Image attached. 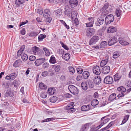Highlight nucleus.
Segmentation results:
<instances>
[{
    "instance_id": "obj_22",
    "label": "nucleus",
    "mask_w": 131,
    "mask_h": 131,
    "mask_svg": "<svg viewBox=\"0 0 131 131\" xmlns=\"http://www.w3.org/2000/svg\"><path fill=\"white\" fill-rule=\"evenodd\" d=\"M40 51V48L36 46H34L32 47L31 51L33 53L35 54L38 53Z\"/></svg>"
},
{
    "instance_id": "obj_7",
    "label": "nucleus",
    "mask_w": 131,
    "mask_h": 131,
    "mask_svg": "<svg viewBox=\"0 0 131 131\" xmlns=\"http://www.w3.org/2000/svg\"><path fill=\"white\" fill-rule=\"evenodd\" d=\"M110 71V67L108 66H106L103 67L101 70V72L105 74H108Z\"/></svg>"
},
{
    "instance_id": "obj_23",
    "label": "nucleus",
    "mask_w": 131,
    "mask_h": 131,
    "mask_svg": "<svg viewBox=\"0 0 131 131\" xmlns=\"http://www.w3.org/2000/svg\"><path fill=\"white\" fill-rule=\"evenodd\" d=\"M25 2V0H16L15 4L18 7L20 5L23 4Z\"/></svg>"
},
{
    "instance_id": "obj_47",
    "label": "nucleus",
    "mask_w": 131,
    "mask_h": 131,
    "mask_svg": "<svg viewBox=\"0 0 131 131\" xmlns=\"http://www.w3.org/2000/svg\"><path fill=\"white\" fill-rule=\"evenodd\" d=\"M114 95L115 93H113L110 96L108 99V100L109 101H112L114 99H115V96H114Z\"/></svg>"
},
{
    "instance_id": "obj_13",
    "label": "nucleus",
    "mask_w": 131,
    "mask_h": 131,
    "mask_svg": "<svg viewBox=\"0 0 131 131\" xmlns=\"http://www.w3.org/2000/svg\"><path fill=\"white\" fill-rule=\"evenodd\" d=\"M118 41L119 43L122 45L126 46L129 44V43L125 41L124 38L121 37L119 38Z\"/></svg>"
},
{
    "instance_id": "obj_40",
    "label": "nucleus",
    "mask_w": 131,
    "mask_h": 131,
    "mask_svg": "<svg viewBox=\"0 0 131 131\" xmlns=\"http://www.w3.org/2000/svg\"><path fill=\"white\" fill-rule=\"evenodd\" d=\"M13 84L14 85V87L15 88L17 87L20 85V82L19 80H14L13 82Z\"/></svg>"
},
{
    "instance_id": "obj_60",
    "label": "nucleus",
    "mask_w": 131,
    "mask_h": 131,
    "mask_svg": "<svg viewBox=\"0 0 131 131\" xmlns=\"http://www.w3.org/2000/svg\"><path fill=\"white\" fill-rule=\"evenodd\" d=\"M98 23H100V24H102L104 22V19L102 18H100L97 19Z\"/></svg>"
},
{
    "instance_id": "obj_31",
    "label": "nucleus",
    "mask_w": 131,
    "mask_h": 131,
    "mask_svg": "<svg viewBox=\"0 0 131 131\" xmlns=\"http://www.w3.org/2000/svg\"><path fill=\"white\" fill-rule=\"evenodd\" d=\"M115 13L117 17H119L122 14V11L119 8L116 9Z\"/></svg>"
},
{
    "instance_id": "obj_3",
    "label": "nucleus",
    "mask_w": 131,
    "mask_h": 131,
    "mask_svg": "<svg viewBox=\"0 0 131 131\" xmlns=\"http://www.w3.org/2000/svg\"><path fill=\"white\" fill-rule=\"evenodd\" d=\"M68 88L70 92L74 95L77 94L78 92V89L73 85H69Z\"/></svg>"
},
{
    "instance_id": "obj_35",
    "label": "nucleus",
    "mask_w": 131,
    "mask_h": 131,
    "mask_svg": "<svg viewBox=\"0 0 131 131\" xmlns=\"http://www.w3.org/2000/svg\"><path fill=\"white\" fill-rule=\"evenodd\" d=\"M53 67L54 68V71L57 72H58L59 71L61 68L60 66L59 65H54Z\"/></svg>"
},
{
    "instance_id": "obj_27",
    "label": "nucleus",
    "mask_w": 131,
    "mask_h": 131,
    "mask_svg": "<svg viewBox=\"0 0 131 131\" xmlns=\"http://www.w3.org/2000/svg\"><path fill=\"white\" fill-rule=\"evenodd\" d=\"M81 109L82 111H88L90 109V106L89 105H83L81 107Z\"/></svg>"
},
{
    "instance_id": "obj_11",
    "label": "nucleus",
    "mask_w": 131,
    "mask_h": 131,
    "mask_svg": "<svg viewBox=\"0 0 131 131\" xmlns=\"http://www.w3.org/2000/svg\"><path fill=\"white\" fill-rule=\"evenodd\" d=\"M25 48V45H23L21 46L20 49L17 51V56L18 57H20L21 56Z\"/></svg>"
},
{
    "instance_id": "obj_16",
    "label": "nucleus",
    "mask_w": 131,
    "mask_h": 131,
    "mask_svg": "<svg viewBox=\"0 0 131 131\" xmlns=\"http://www.w3.org/2000/svg\"><path fill=\"white\" fill-rule=\"evenodd\" d=\"M102 79L100 76H97L94 79V82L96 85H99L101 83Z\"/></svg>"
},
{
    "instance_id": "obj_12",
    "label": "nucleus",
    "mask_w": 131,
    "mask_h": 131,
    "mask_svg": "<svg viewBox=\"0 0 131 131\" xmlns=\"http://www.w3.org/2000/svg\"><path fill=\"white\" fill-rule=\"evenodd\" d=\"M14 93L12 91L11 89L7 90L5 94V96L6 97H12L14 96Z\"/></svg>"
},
{
    "instance_id": "obj_4",
    "label": "nucleus",
    "mask_w": 131,
    "mask_h": 131,
    "mask_svg": "<svg viewBox=\"0 0 131 131\" xmlns=\"http://www.w3.org/2000/svg\"><path fill=\"white\" fill-rule=\"evenodd\" d=\"M99 37L97 36H93L89 41V45H91L95 44L99 39Z\"/></svg>"
},
{
    "instance_id": "obj_45",
    "label": "nucleus",
    "mask_w": 131,
    "mask_h": 131,
    "mask_svg": "<svg viewBox=\"0 0 131 131\" xmlns=\"http://www.w3.org/2000/svg\"><path fill=\"white\" fill-rule=\"evenodd\" d=\"M11 80H13L16 77L17 74L16 73H13L9 74Z\"/></svg>"
},
{
    "instance_id": "obj_20",
    "label": "nucleus",
    "mask_w": 131,
    "mask_h": 131,
    "mask_svg": "<svg viewBox=\"0 0 131 131\" xmlns=\"http://www.w3.org/2000/svg\"><path fill=\"white\" fill-rule=\"evenodd\" d=\"M89 123H86L83 125L81 129V131H86L89 129Z\"/></svg>"
},
{
    "instance_id": "obj_51",
    "label": "nucleus",
    "mask_w": 131,
    "mask_h": 131,
    "mask_svg": "<svg viewBox=\"0 0 131 131\" xmlns=\"http://www.w3.org/2000/svg\"><path fill=\"white\" fill-rule=\"evenodd\" d=\"M60 43L62 47L65 49L68 50L69 49V48L68 47L63 43L62 42H60Z\"/></svg>"
},
{
    "instance_id": "obj_19",
    "label": "nucleus",
    "mask_w": 131,
    "mask_h": 131,
    "mask_svg": "<svg viewBox=\"0 0 131 131\" xmlns=\"http://www.w3.org/2000/svg\"><path fill=\"white\" fill-rule=\"evenodd\" d=\"M69 3L71 6L75 7L78 5V1L77 0H70Z\"/></svg>"
},
{
    "instance_id": "obj_14",
    "label": "nucleus",
    "mask_w": 131,
    "mask_h": 131,
    "mask_svg": "<svg viewBox=\"0 0 131 131\" xmlns=\"http://www.w3.org/2000/svg\"><path fill=\"white\" fill-rule=\"evenodd\" d=\"M51 14L50 10L49 9H45L43 14V16L45 17H47L50 16Z\"/></svg>"
},
{
    "instance_id": "obj_36",
    "label": "nucleus",
    "mask_w": 131,
    "mask_h": 131,
    "mask_svg": "<svg viewBox=\"0 0 131 131\" xmlns=\"http://www.w3.org/2000/svg\"><path fill=\"white\" fill-rule=\"evenodd\" d=\"M49 62L50 63L52 64H54L56 63V58L53 56H52L50 57Z\"/></svg>"
},
{
    "instance_id": "obj_57",
    "label": "nucleus",
    "mask_w": 131,
    "mask_h": 131,
    "mask_svg": "<svg viewBox=\"0 0 131 131\" xmlns=\"http://www.w3.org/2000/svg\"><path fill=\"white\" fill-rule=\"evenodd\" d=\"M49 67V64L48 63H45L43 65V68L44 69H47Z\"/></svg>"
},
{
    "instance_id": "obj_24",
    "label": "nucleus",
    "mask_w": 131,
    "mask_h": 131,
    "mask_svg": "<svg viewBox=\"0 0 131 131\" xmlns=\"http://www.w3.org/2000/svg\"><path fill=\"white\" fill-rule=\"evenodd\" d=\"M115 43V36L111 37L108 41V44L110 46H111Z\"/></svg>"
},
{
    "instance_id": "obj_38",
    "label": "nucleus",
    "mask_w": 131,
    "mask_h": 131,
    "mask_svg": "<svg viewBox=\"0 0 131 131\" xmlns=\"http://www.w3.org/2000/svg\"><path fill=\"white\" fill-rule=\"evenodd\" d=\"M46 37V35L45 34H40L39 35L38 37V40L39 41H41L45 38Z\"/></svg>"
},
{
    "instance_id": "obj_26",
    "label": "nucleus",
    "mask_w": 131,
    "mask_h": 131,
    "mask_svg": "<svg viewBox=\"0 0 131 131\" xmlns=\"http://www.w3.org/2000/svg\"><path fill=\"white\" fill-rule=\"evenodd\" d=\"M70 55L69 53H66L64 55H62V57L66 61H68L70 58Z\"/></svg>"
},
{
    "instance_id": "obj_34",
    "label": "nucleus",
    "mask_w": 131,
    "mask_h": 131,
    "mask_svg": "<svg viewBox=\"0 0 131 131\" xmlns=\"http://www.w3.org/2000/svg\"><path fill=\"white\" fill-rule=\"evenodd\" d=\"M107 31L108 33L114 32H115V27L113 26H110L108 28Z\"/></svg>"
},
{
    "instance_id": "obj_15",
    "label": "nucleus",
    "mask_w": 131,
    "mask_h": 131,
    "mask_svg": "<svg viewBox=\"0 0 131 131\" xmlns=\"http://www.w3.org/2000/svg\"><path fill=\"white\" fill-rule=\"evenodd\" d=\"M108 61V57H107L105 59H103L101 61L100 64V65L101 67H104L107 63Z\"/></svg>"
},
{
    "instance_id": "obj_1",
    "label": "nucleus",
    "mask_w": 131,
    "mask_h": 131,
    "mask_svg": "<svg viewBox=\"0 0 131 131\" xmlns=\"http://www.w3.org/2000/svg\"><path fill=\"white\" fill-rule=\"evenodd\" d=\"M74 103L73 102L69 103L67 106L64 107V110L67 111L68 113H71L75 111V109L73 108Z\"/></svg>"
},
{
    "instance_id": "obj_64",
    "label": "nucleus",
    "mask_w": 131,
    "mask_h": 131,
    "mask_svg": "<svg viewBox=\"0 0 131 131\" xmlns=\"http://www.w3.org/2000/svg\"><path fill=\"white\" fill-rule=\"evenodd\" d=\"M83 78L82 76L79 75L77 76L76 79L78 81H80L82 80Z\"/></svg>"
},
{
    "instance_id": "obj_30",
    "label": "nucleus",
    "mask_w": 131,
    "mask_h": 131,
    "mask_svg": "<svg viewBox=\"0 0 131 131\" xmlns=\"http://www.w3.org/2000/svg\"><path fill=\"white\" fill-rule=\"evenodd\" d=\"M54 13L56 16H58L61 15L62 14L61 9H58L54 11Z\"/></svg>"
},
{
    "instance_id": "obj_21",
    "label": "nucleus",
    "mask_w": 131,
    "mask_h": 131,
    "mask_svg": "<svg viewBox=\"0 0 131 131\" xmlns=\"http://www.w3.org/2000/svg\"><path fill=\"white\" fill-rule=\"evenodd\" d=\"M110 120V119L108 118H106L105 117H102L101 120V123L103 125L106 123Z\"/></svg>"
},
{
    "instance_id": "obj_53",
    "label": "nucleus",
    "mask_w": 131,
    "mask_h": 131,
    "mask_svg": "<svg viewBox=\"0 0 131 131\" xmlns=\"http://www.w3.org/2000/svg\"><path fill=\"white\" fill-rule=\"evenodd\" d=\"M77 73L79 74H81L83 71V69L80 67H79L77 69Z\"/></svg>"
},
{
    "instance_id": "obj_58",
    "label": "nucleus",
    "mask_w": 131,
    "mask_h": 131,
    "mask_svg": "<svg viewBox=\"0 0 131 131\" xmlns=\"http://www.w3.org/2000/svg\"><path fill=\"white\" fill-rule=\"evenodd\" d=\"M46 18V22L50 23L51 22L52 20V18L50 17V16L49 17H45Z\"/></svg>"
},
{
    "instance_id": "obj_6",
    "label": "nucleus",
    "mask_w": 131,
    "mask_h": 131,
    "mask_svg": "<svg viewBox=\"0 0 131 131\" xmlns=\"http://www.w3.org/2000/svg\"><path fill=\"white\" fill-rule=\"evenodd\" d=\"M113 82V78L110 76H107L104 79V82L106 84H111Z\"/></svg>"
},
{
    "instance_id": "obj_28",
    "label": "nucleus",
    "mask_w": 131,
    "mask_h": 131,
    "mask_svg": "<svg viewBox=\"0 0 131 131\" xmlns=\"http://www.w3.org/2000/svg\"><path fill=\"white\" fill-rule=\"evenodd\" d=\"M105 19L111 20V21H113L114 19L113 16L112 14L107 15L105 18Z\"/></svg>"
},
{
    "instance_id": "obj_46",
    "label": "nucleus",
    "mask_w": 131,
    "mask_h": 131,
    "mask_svg": "<svg viewBox=\"0 0 131 131\" xmlns=\"http://www.w3.org/2000/svg\"><path fill=\"white\" fill-rule=\"evenodd\" d=\"M43 50L45 53L46 56H49L50 54V53L49 50L45 47L43 48Z\"/></svg>"
},
{
    "instance_id": "obj_17",
    "label": "nucleus",
    "mask_w": 131,
    "mask_h": 131,
    "mask_svg": "<svg viewBox=\"0 0 131 131\" xmlns=\"http://www.w3.org/2000/svg\"><path fill=\"white\" fill-rule=\"evenodd\" d=\"M56 92V90L53 88H50L48 89L47 91V93L50 95H53Z\"/></svg>"
},
{
    "instance_id": "obj_55",
    "label": "nucleus",
    "mask_w": 131,
    "mask_h": 131,
    "mask_svg": "<svg viewBox=\"0 0 131 131\" xmlns=\"http://www.w3.org/2000/svg\"><path fill=\"white\" fill-rule=\"evenodd\" d=\"M48 74V72L47 71H45L41 73V75L43 77L47 76Z\"/></svg>"
},
{
    "instance_id": "obj_49",
    "label": "nucleus",
    "mask_w": 131,
    "mask_h": 131,
    "mask_svg": "<svg viewBox=\"0 0 131 131\" xmlns=\"http://www.w3.org/2000/svg\"><path fill=\"white\" fill-rule=\"evenodd\" d=\"M47 93L42 92L41 93L40 96L41 97L44 99L47 97Z\"/></svg>"
},
{
    "instance_id": "obj_32",
    "label": "nucleus",
    "mask_w": 131,
    "mask_h": 131,
    "mask_svg": "<svg viewBox=\"0 0 131 131\" xmlns=\"http://www.w3.org/2000/svg\"><path fill=\"white\" fill-rule=\"evenodd\" d=\"M81 87L84 90H86L88 88V86L86 82H82L81 84Z\"/></svg>"
},
{
    "instance_id": "obj_48",
    "label": "nucleus",
    "mask_w": 131,
    "mask_h": 131,
    "mask_svg": "<svg viewBox=\"0 0 131 131\" xmlns=\"http://www.w3.org/2000/svg\"><path fill=\"white\" fill-rule=\"evenodd\" d=\"M36 12L40 15H42L43 14V9L41 8H38L36 10Z\"/></svg>"
},
{
    "instance_id": "obj_10",
    "label": "nucleus",
    "mask_w": 131,
    "mask_h": 131,
    "mask_svg": "<svg viewBox=\"0 0 131 131\" xmlns=\"http://www.w3.org/2000/svg\"><path fill=\"white\" fill-rule=\"evenodd\" d=\"M93 73L96 75H99L101 72L100 67L96 66L94 67L93 68Z\"/></svg>"
},
{
    "instance_id": "obj_29",
    "label": "nucleus",
    "mask_w": 131,
    "mask_h": 131,
    "mask_svg": "<svg viewBox=\"0 0 131 131\" xmlns=\"http://www.w3.org/2000/svg\"><path fill=\"white\" fill-rule=\"evenodd\" d=\"M39 87L40 89L45 90L47 89V86L43 83H40L39 85Z\"/></svg>"
},
{
    "instance_id": "obj_44",
    "label": "nucleus",
    "mask_w": 131,
    "mask_h": 131,
    "mask_svg": "<svg viewBox=\"0 0 131 131\" xmlns=\"http://www.w3.org/2000/svg\"><path fill=\"white\" fill-rule=\"evenodd\" d=\"M38 34L39 33L38 32L33 31L30 33L29 35L31 37L35 36Z\"/></svg>"
},
{
    "instance_id": "obj_41",
    "label": "nucleus",
    "mask_w": 131,
    "mask_h": 131,
    "mask_svg": "<svg viewBox=\"0 0 131 131\" xmlns=\"http://www.w3.org/2000/svg\"><path fill=\"white\" fill-rule=\"evenodd\" d=\"M107 45L106 42V41H103L101 43L100 47L101 48H104Z\"/></svg>"
},
{
    "instance_id": "obj_5",
    "label": "nucleus",
    "mask_w": 131,
    "mask_h": 131,
    "mask_svg": "<svg viewBox=\"0 0 131 131\" xmlns=\"http://www.w3.org/2000/svg\"><path fill=\"white\" fill-rule=\"evenodd\" d=\"M95 32V30L93 28H88L86 30V36L88 37H90L94 34Z\"/></svg>"
},
{
    "instance_id": "obj_33",
    "label": "nucleus",
    "mask_w": 131,
    "mask_h": 131,
    "mask_svg": "<svg viewBox=\"0 0 131 131\" xmlns=\"http://www.w3.org/2000/svg\"><path fill=\"white\" fill-rule=\"evenodd\" d=\"M99 104V101L97 99L93 100L91 103V105L93 106H95Z\"/></svg>"
},
{
    "instance_id": "obj_39",
    "label": "nucleus",
    "mask_w": 131,
    "mask_h": 131,
    "mask_svg": "<svg viewBox=\"0 0 131 131\" xmlns=\"http://www.w3.org/2000/svg\"><path fill=\"white\" fill-rule=\"evenodd\" d=\"M22 60L24 62L26 61L28 59V56L27 54L24 53L21 57Z\"/></svg>"
},
{
    "instance_id": "obj_62",
    "label": "nucleus",
    "mask_w": 131,
    "mask_h": 131,
    "mask_svg": "<svg viewBox=\"0 0 131 131\" xmlns=\"http://www.w3.org/2000/svg\"><path fill=\"white\" fill-rule=\"evenodd\" d=\"M98 129H97L94 126L91 127L90 129V131H98Z\"/></svg>"
},
{
    "instance_id": "obj_63",
    "label": "nucleus",
    "mask_w": 131,
    "mask_h": 131,
    "mask_svg": "<svg viewBox=\"0 0 131 131\" xmlns=\"http://www.w3.org/2000/svg\"><path fill=\"white\" fill-rule=\"evenodd\" d=\"M115 124V121H113L111 122L107 126V127L108 128H109L110 127H111L112 125H113Z\"/></svg>"
},
{
    "instance_id": "obj_9",
    "label": "nucleus",
    "mask_w": 131,
    "mask_h": 131,
    "mask_svg": "<svg viewBox=\"0 0 131 131\" xmlns=\"http://www.w3.org/2000/svg\"><path fill=\"white\" fill-rule=\"evenodd\" d=\"M45 59L44 58L37 59L35 62V63L36 66H38L44 62Z\"/></svg>"
},
{
    "instance_id": "obj_56",
    "label": "nucleus",
    "mask_w": 131,
    "mask_h": 131,
    "mask_svg": "<svg viewBox=\"0 0 131 131\" xmlns=\"http://www.w3.org/2000/svg\"><path fill=\"white\" fill-rule=\"evenodd\" d=\"M19 66V62L18 60H16L13 64V66L15 68H16L18 67Z\"/></svg>"
},
{
    "instance_id": "obj_18",
    "label": "nucleus",
    "mask_w": 131,
    "mask_h": 131,
    "mask_svg": "<svg viewBox=\"0 0 131 131\" xmlns=\"http://www.w3.org/2000/svg\"><path fill=\"white\" fill-rule=\"evenodd\" d=\"M90 75V73L88 71H84L82 73V76L84 79H88Z\"/></svg>"
},
{
    "instance_id": "obj_8",
    "label": "nucleus",
    "mask_w": 131,
    "mask_h": 131,
    "mask_svg": "<svg viewBox=\"0 0 131 131\" xmlns=\"http://www.w3.org/2000/svg\"><path fill=\"white\" fill-rule=\"evenodd\" d=\"M77 13L73 16H72L71 19L72 21V23H73V25L77 26L78 25L79 23L77 17Z\"/></svg>"
},
{
    "instance_id": "obj_2",
    "label": "nucleus",
    "mask_w": 131,
    "mask_h": 131,
    "mask_svg": "<svg viewBox=\"0 0 131 131\" xmlns=\"http://www.w3.org/2000/svg\"><path fill=\"white\" fill-rule=\"evenodd\" d=\"M64 13L65 15L71 18L72 17V16H73L77 13L75 11H72L71 8H68L66 10Z\"/></svg>"
},
{
    "instance_id": "obj_50",
    "label": "nucleus",
    "mask_w": 131,
    "mask_h": 131,
    "mask_svg": "<svg viewBox=\"0 0 131 131\" xmlns=\"http://www.w3.org/2000/svg\"><path fill=\"white\" fill-rule=\"evenodd\" d=\"M94 20H92V21H90L88 23L86 24L87 27H92L93 26L94 23Z\"/></svg>"
},
{
    "instance_id": "obj_52",
    "label": "nucleus",
    "mask_w": 131,
    "mask_h": 131,
    "mask_svg": "<svg viewBox=\"0 0 131 131\" xmlns=\"http://www.w3.org/2000/svg\"><path fill=\"white\" fill-rule=\"evenodd\" d=\"M121 77L119 73H117L115 74V82L119 80Z\"/></svg>"
},
{
    "instance_id": "obj_61",
    "label": "nucleus",
    "mask_w": 131,
    "mask_h": 131,
    "mask_svg": "<svg viewBox=\"0 0 131 131\" xmlns=\"http://www.w3.org/2000/svg\"><path fill=\"white\" fill-rule=\"evenodd\" d=\"M36 59V57L34 56H31L29 58V59L31 61L34 60Z\"/></svg>"
},
{
    "instance_id": "obj_54",
    "label": "nucleus",
    "mask_w": 131,
    "mask_h": 131,
    "mask_svg": "<svg viewBox=\"0 0 131 131\" xmlns=\"http://www.w3.org/2000/svg\"><path fill=\"white\" fill-rule=\"evenodd\" d=\"M108 4L107 3L105 4L103 7L101 9V10L102 11L106 10L108 8Z\"/></svg>"
},
{
    "instance_id": "obj_42",
    "label": "nucleus",
    "mask_w": 131,
    "mask_h": 131,
    "mask_svg": "<svg viewBox=\"0 0 131 131\" xmlns=\"http://www.w3.org/2000/svg\"><path fill=\"white\" fill-rule=\"evenodd\" d=\"M50 101L52 103H55L57 100V99L56 97L55 96H53L51 97L50 99Z\"/></svg>"
},
{
    "instance_id": "obj_43",
    "label": "nucleus",
    "mask_w": 131,
    "mask_h": 131,
    "mask_svg": "<svg viewBox=\"0 0 131 131\" xmlns=\"http://www.w3.org/2000/svg\"><path fill=\"white\" fill-rule=\"evenodd\" d=\"M129 117V115H127L125 116L124 118L122 121V124H123L125 123L128 120V118Z\"/></svg>"
},
{
    "instance_id": "obj_59",
    "label": "nucleus",
    "mask_w": 131,
    "mask_h": 131,
    "mask_svg": "<svg viewBox=\"0 0 131 131\" xmlns=\"http://www.w3.org/2000/svg\"><path fill=\"white\" fill-rule=\"evenodd\" d=\"M120 52L119 51H117L115 52V58H117L121 54Z\"/></svg>"
},
{
    "instance_id": "obj_37",
    "label": "nucleus",
    "mask_w": 131,
    "mask_h": 131,
    "mask_svg": "<svg viewBox=\"0 0 131 131\" xmlns=\"http://www.w3.org/2000/svg\"><path fill=\"white\" fill-rule=\"evenodd\" d=\"M68 69L70 74H73L74 73L75 70L72 66H69L68 67Z\"/></svg>"
},
{
    "instance_id": "obj_25",
    "label": "nucleus",
    "mask_w": 131,
    "mask_h": 131,
    "mask_svg": "<svg viewBox=\"0 0 131 131\" xmlns=\"http://www.w3.org/2000/svg\"><path fill=\"white\" fill-rule=\"evenodd\" d=\"M88 87L92 88L94 86L93 82L91 80H88L86 81Z\"/></svg>"
}]
</instances>
